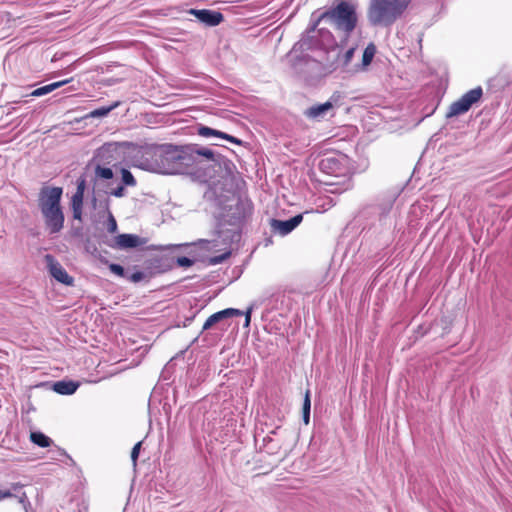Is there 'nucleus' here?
Instances as JSON below:
<instances>
[{"label": "nucleus", "mask_w": 512, "mask_h": 512, "mask_svg": "<svg viewBox=\"0 0 512 512\" xmlns=\"http://www.w3.org/2000/svg\"><path fill=\"white\" fill-rule=\"evenodd\" d=\"M200 157L223 167L227 174H232L235 167L228 158L196 143L147 145L141 157L140 167L158 174H188L198 165Z\"/></svg>", "instance_id": "1"}, {"label": "nucleus", "mask_w": 512, "mask_h": 512, "mask_svg": "<svg viewBox=\"0 0 512 512\" xmlns=\"http://www.w3.org/2000/svg\"><path fill=\"white\" fill-rule=\"evenodd\" d=\"M403 192V187L395 186L379 192L369 203L362 208V215L373 218V226L381 231L396 226L394 218V205Z\"/></svg>", "instance_id": "2"}, {"label": "nucleus", "mask_w": 512, "mask_h": 512, "mask_svg": "<svg viewBox=\"0 0 512 512\" xmlns=\"http://www.w3.org/2000/svg\"><path fill=\"white\" fill-rule=\"evenodd\" d=\"M63 189L43 186L38 194V207L50 235L58 234L64 228L65 216L61 206Z\"/></svg>", "instance_id": "3"}, {"label": "nucleus", "mask_w": 512, "mask_h": 512, "mask_svg": "<svg viewBox=\"0 0 512 512\" xmlns=\"http://www.w3.org/2000/svg\"><path fill=\"white\" fill-rule=\"evenodd\" d=\"M411 0H370L367 19L372 26L389 27L400 19Z\"/></svg>", "instance_id": "4"}, {"label": "nucleus", "mask_w": 512, "mask_h": 512, "mask_svg": "<svg viewBox=\"0 0 512 512\" xmlns=\"http://www.w3.org/2000/svg\"><path fill=\"white\" fill-rule=\"evenodd\" d=\"M114 161L110 146L104 145L97 150L93 158L86 165V170L90 168L94 170V176L91 179L93 182L91 203L94 208L97 207L98 197L100 196V191L96 190L98 181L110 180L114 177V172L111 168Z\"/></svg>", "instance_id": "5"}, {"label": "nucleus", "mask_w": 512, "mask_h": 512, "mask_svg": "<svg viewBox=\"0 0 512 512\" xmlns=\"http://www.w3.org/2000/svg\"><path fill=\"white\" fill-rule=\"evenodd\" d=\"M321 18H328V21L336 29L343 31L346 37L354 31L358 21L355 5L345 0H337L335 6L321 13Z\"/></svg>", "instance_id": "6"}, {"label": "nucleus", "mask_w": 512, "mask_h": 512, "mask_svg": "<svg viewBox=\"0 0 512 512\" xmlns=\"http://www.w3.org/2000/svg\"><path fill=\"white\" fill-rule=\"evenodd\" d=\"M318 168L326 175L335 177H346L350 174V158L341 152H330L322 156Z\"/></svg>", "instance_id": "7"}, {"label": "nucleus", "mask_w": 512, "mask_h": 512, "mask_svg": "<svg viewBox=\"0 0 512 512\" xmlns=\"http://www.w3.org/2000/svg\"><path fill=\"white\" fill-rule=\"evenodd\" d=\"M292 68L294 73L307 84H314L323 75L322 63L307 54L295 57Z\"/></svg>", "instance_id": "8"}, {"label": "nucleus", "mask_w": 512, "mask_h": 512, "mask_svg": "<svg viewBox=\"0 0 512 512\" xmlns=\"http://www.w3.org/2000/svg\"><path fill=\"white\" fill-rule=\"evenodd\" d=\"M253 209V203L250 199L238 197L236 203L227 209L221 219L243 227L246 221L252 216Z\"/></svg>", "instance_id": "9"}, {"label": "nucleus", "mask_w": 512, "mask_h": 512, "mask_svg": "<svg viewBox=\"0 0 512 512\" xmlns=\"http://www.w3.org/2000/svg\"><path fill=\"white\" fill-rule=\"evenodd\" d=\"M483 96V89L477 86L464 93L458 100L454 101L446 113L447 118H453L467 113L471 107L480 101Z\"/></svg>", "instance_id": "10"}, {"label": "nucleus", "mask_w": 512, "mask_h": 512, "mask_svg": "<svg viewBox=\"0 0 512 512\" xmlns=\"http://www.w3.org/2000/svg\"><path fill=\"white\" fill-rule=\"evenodd\" d=\"M242 228L239 225L220 219L216 230L217 239H215V246L221 245L225 248H231L233 244L241 240Z\"/></svg>", "instance_id": "11"}, {"label": "nucleus", "mask_w": 512, "mask_h": 512, "mask_svg": "<svg viewBox=\"0 0 512 512\" xmlns=\"http://www.w3.org/2000/svg\"><path fill=\"white\" fill-rule=\"evenodd\" d=\"M302 221L303 213L297 214L288 220H279L276 218H271L269 220V224L273 234L286 236L290 234L295 228H297Z\"/></svg>", "instance_id": "12"}, {"label": "nucleus", "mask_w": 512, "mask_h": 512, "mask_svg": "<svg viewBox=\"0 0 512 512\" xmlns=\"http://www.w3.org/2000/svg\"><path fill=\"white\" fill-rule=\"evenodd\" d=\"M45 260L47 266L49 268L50 275L59 283H62L67 286H72L74 283V278L70 276L67 271L62 267V265L52 256L51 254H47L45 256Z\"/></svg>", "instance_id": "13"}, {"label": "nucleus", "mask_w": 512, "mask_h": 512, "mask_svg": "<svg viewBox=\"0 0 512 512\" xmlns=\"http://www.w3.org/2000/svg\"><path fill=\"white\" fill-rule=\"evenodd\" d=\"M188 13L193 15L200 23L208 27L218 26L224 20V16L221 12L210 9L192 8Z\"/></svg>", "instance_id": "14"}, {"label": "nucleus", "mask_w": 512, "mask_h": 512, "mask_svg": "<svg viewBox=\"0 0 512 512\" xmlns=\"http://www.w3.org/2000/svg\"><path fill=\"white\" fill-rule=\"evenodd\" d=\"M242 314L243 311L236 308H226L224 310L218 311L207 318L200 333L210 329L216 324L221 323L223 320L227 318L234 316H242Z\"/></svg>", "instance_id": "15"}, {"label": "nucleus", "mask_w": 512, "mask_h": 512, "mask_svg": "<svg viewBox=\"0 0 512 512\" xmlns=\"http://www.w3.org/2000/svg\"><path fill=\"white\" fill-rule=\"evenodd\" d=\"M197 133H198V135L205 137V138H209V137L213 136V137L226 140L232 144L239 145V146H243L245 144V142L243 140H241L235 136H232L223 131H220V130H217L214 128H210V127L204 126V125H199V127L197 128Z\"/></svg>", "instance_id": "16"}, {"label": "nucleus", "mask_w": 512, "mask_h": 512, "mask_svg": "<svg viewBox=\"0 0 512 512\" xmlns=\"http://www.w3.org/2000/svg\"><path fill=\"white\" fill-rule=\"evenodd\" d=\"M333 109V104L331 101H327L321 104H315L304 111V115L308 119L312 120H322L325 116Z\"/></svg>", "instance_id": "17"}, {"label": "nucleus", "mask_w": 512, "mask_h": 512, "mask_svg": "<svg viewBox=\"0 0 512 512\" xmlns=\"http://www.w3.org/2000/svg\"><path fill=\"white\" fill-rule=\"evenodd\" d=\"M80 384L73 380H59L52 384L54 392L60 395H72L79 388Z\"/></svg>", "instance_id": "18"}, {"label": "nucleus", "mask_w": 512, "mask_h": 512, "mask_svg": "<svg viewBox=\"0 0 512 512\" xmlns=\"http://www.w3.org/2000/svg\"><path fill=\"white\" fill-rule=\"evenodd\" d=\"M117 247L126 249V248H136L143 244V240L136 234H120L117 237Z\"/></svg>", "instance_id": "19"}, {"label": "nucleus", "mask_w": 512, "mask_h": 512, "mask_svg": "<svg viewBox=\"0 0 512 512\" xmlns=\"http://www.w3.org/2000/svg\"><path fill=\"white\" fill-rule=\"evenodd\" d=\"M97 207L101 208L107 214V230L109 233L114 234L117 231V222L110 210V199L106 197L97 203Z\"/></svg>", "instance_id": "20"}, {"label": "nucleus", "mask_w": 512, "mask_h": 512, "mask_svg": "<svg viewBox=\"0 0 512 512\" xmlns=\"http://www.w3.org/2000/svg\"><path fill=\"white\" fill-rule=\"evenodd\" d=\"M71 81V79H66V80H62V81H58V82H54V83H50L48 85H44L42 87H39V88H36L34 89L30 94L29 96H32V97H41V96H44L64 85H66L67 83H69Z\"/></svg>", "instance_id": "21"}, {"label": "nucleus", "mask_w": 512, "mask_h": 512, "mask_svg": "<svg viewBox=\"0 0 512 512\" xmlns=\"http://www.w3.org/2000/svg\"><path fill=\"white\" fill-rule=\"evenodd\" d=\"M316 47V43L313 36L305 35L303 36L297 43L294 44L291 52L289 53V56H291L293 53L297 52L298 50L304 51V50H310Z\"/></svg>", "instance_id": "22"}, {"label": "nucleus", "mask_w": 512, "mask_h": 512, "mask_svg": "<svg viewBox=\"0 0 512 512\" xmlns=\"http://www.w3.org/2000/svg\"><path fill=\"white\" fill-rule=\"evenodd\" d=\"M174 266V258L167 256L156 257L152 260V267L159 272H166Z\"/></svg>", "instance_id": "23"}, {"label": "nucleus", "mask_w": 512, "mask_h": 512, "mask_svg": "<svg viewBox=\"0 0 512 512\" xmlns=\"http://www.w3.org/2000/svg\"><path fill=\"white\" fill-rule=\"evenodd\" d=\"M30 440L41 448L49 447L52 443V439L40 431L31 432Z\"/></svg>", "instance_id": "24"}, {"label": "nucleus", "mask_w": 512, "mask_h": 512, "mask_svg": "<svg viewBox=\"0 0 512 512\" xmlns=\"http://www.w3.org/2000/svg\"><path fill=\"white\" fill-rule=\"evenodd\" d=\"M119 102L116 101L114 103H112L111 105L109 106H103V107H100V108H97V109H94L92 110L90 113H89V117L91 118H101V117H105L107 116L112 110H114L115 108H117L119 106Z\"/></svg>", "instance_id": "25"}, {"label": "nucleus", "mask_w": 512, "mask_h": 512, "mask_svg": "<svg viewBox=\"0 0 512 512\" xmlns=\"http://www.w3.org/2000/svg\"><path fill=\"white\" fill-rule=\"evenodd\" d=\"M354 52H355V48L352 47V48H349L342 55L339 54L338 57H337V64H336L334 69H336V68H338L340 66L342 68L347 67L349 65V63L351 62L352 58H353Z\"/></svg>", "instance_id": "26"}, {"label": "nucleus", "mask_w": 512, "mask_h": 512, "mask_svg": "<svg viewBox=\"0 0 512 512\" xmlns=\"http://www.w3.org/2000/svg\"><path fill=\"white\" fill-rule=\"evenodd\" d=\"M310 411H311V400H310V392L306 391L303 406H302V419L304 424L308 425L310 422Z\"/></svg>", "instance_id": "27"}, {"label": "nucleus", "mask_w": 512, "mask_h": 512, "mask_svg": "<svg viewBox=\"0 0 512 512\" xmlns=\"http://www.w3.org/2000/svg\"><path fill=\"white\" fill-rule=\"evenodd\" d=\"M85 189H86V179L83 176H81L77 179L76 192L74 193V195L72 196L71 199L83 201Z\"/></svg>", "instance_id": "28"}, {"label": "nucleus", "mask_w": 512, "mask_h": 512, "mask_svg": "<svg viewBox=\"0 0 512 512\" xmlns=\"http://www.w3.org/2000/svg\"><path fill=\"white\" fill-rule=\"evenodd\" d=\"M23 487L24 485L22 483L16 482L11 484V489L0 490V501L15 497L16 495L13 492H19Z\"/></svg>", "instance_id": "29"}, {"label": "nucleus", "mask_w": 512, "mask_h": 512, "mask_svg": "<svg viewBox=\"0 0 512 512\" xmlns=\"http://www.w3.org/2000/svg\"><path fill=\"white\" fill-rule=\"evenodd\" d=\"M71 209H72L73 219L82 221L83 201L71 199Z\"/></svg>", "instance_id": "30"}, {"label": "nucleus", "mask_w": 512, "mask_h": 512, "mask_svg": "<svg viewBox=\"0 0 512 512\" xmlns=\"http://www.w3.org/2000/svg\"><path fill=\"white\" fill-rule=\"evenodd\" d=\"M121 184L124 186H136L137 182L130 170L123 168L121 170Z\"/></svg>", "instance_id": "31"}, {"label": "nucleus", "mask_w": 512, "mask_h": 512, "mask_svg": "<svg viewBox=\"0 0 512 512\" xmlns=\"http://www.w3.org/2000/svg\"><path fill=\"white\" fill-rule=\"evenodd\" d=\"M224 250H225V252L222 253L221 255L210 257L209 258V264L210 265H217V264H220V263L224 262L226 259H228L231 256V248H225L224 247Z\"/></svg>", "instance_id": "32"}, {"label": "nucleus", "mask_w": 512, "mask_h": 512, "mask_svg": "<svg viewBox=\"0 0 512 512\" xmlns=\"http://www.w3.org/2000/svg\"><path fill=\"white\" fill-rule=\"evenodd\" d=\"M374 54H375V46L373 44H369L363 52V56H362L363 65H369L374 57Z\"/></svg>", "instance_id": "33"}, {"label": "nucleus", "mask_w": 512, "mask_h": 512, "mask_svg": "<svg viewBox=\"0 0 512 512\" xmlns=\"http://www.w3.org/2000/svg\"><path fill=\"white\" fill-rule=\"evenodd\" d=\"M318 34L322 38L324 44L332 45L334 43V36L328 29L320 28L318 29Z\"/></svg>", "instance_id": "34"}, {"label": "nucleus", "mask_w": 512, "mask_h": 512, "mask_svg": "<svg viewBox=\"0 0 512 512\" xmlns=\"http://www.w3.org/2000/svg\"><path fill=\"white\" fill-rule=\"evenodd\" d=\"M126 186L123 184L118 185L116 188L112 189L111 191H105L104 194L114 196L117 198H122L126 196Z\"/></svg>", "instance_id": "35"}, {"label": "nucleus", "mask_w": 512, "mask_h": 512, "mask_svg": "<svg viewBox=\"0 0 512 512\" xmlns=\"http://www.w3.org/2000/svg\"><path fill=\"white\" fill-rule=\"evenodd\" d=\"M108 268L113 274H115L121 278H126V276H127L124 267L121 266L120 264L110 263V264H108Z\"/></svg>", "instance_id": "36"}, {"label": "nucleus", "mask_w": 512, "mask_h": 512, "mask_svg": "<svg viewBox=\"0 0 512 512\" xmlns=\"http://www.w3.org/2000/svg\"><path fill=\"white\" fill-rule=\"evenodd\" d=\"M194 260L186 257V256H180L177 258H174V264H177L180 267H190L194 264Z\"/></svg>", "instance_id": "37"}, {"label": "nucleus", "mask_w": 512, "mask_h": 512, "mask_svg": "<svg viewBox=\"0 0 512 512\" xmlns=\"http://www.w3.org/2000/svg\"><path fill=\"white\" fill-rule=\"evenodd\" d=\"M141 445H142V442L139 441L132 448V451H131V461L133 462L134 466H136V464H137V459L139 457Z\"/></svg>", "instance_id": "38"}, {"label": "nucleus", "mask_w": 512, "mask_h": 512, "mask_svg": "<svg viewBox=\"0 0 512 512\" xmlns=\"http://www.w3.org/2000/svg\"><path fill=\"white\" fill-rule=\"evenodd\" d=\"M126 278L133 283H137L145 278V274L142 271H136L130 274L129 276H126Z\"/></svg>", "instance_id": "39"}, {"label": "nucleus", "mask_w": 512, "mask_h": 512, "mask_svg": "<svg viewBox=\"0 0 512 512\" xmlns=\"http://www.w3.org/2000/svg\"><path fill=\"white\" fill-rule=\"evenodd\" d=\"M323 20H326L328 21V18H321V14L317 17L316 20L312 21L310 27L308 28L307 32L310 33V32H315L318 25L320 24L321 21Z\"/></svg>", "instance_id": "40"}, {"label": "nucleus", "mask_w": 512, "mask_h": 512, "mask_svg": "<svg viewBox=\"0 0 512 512\" xmlns=\"http://www.w3.org/2000/svg\"><path fill=\"white\" fill-rule=\"evenodd\" d=\"M253 308H254L253 305L249 306L247 308V310L245 312H243V314H242L245 316L244 327H249V325H250L251 314H252Z\"/></svg>", "instance_id": "41"}, {"label": "nucleus", "mask_w": 512, "mask_h": 512, "mask_svg": "<svg viewBox=\"0 0 512 512\" xmlns=\"http://www.w3.org/2000/svg\"><path fill=\"white\" fill-rule=\"evenodd\" d=\"M17 497H18L19 503H21L24 507H26L27 505H30V502H29L28 497L25 492H22L21 495L17 496Z\"/></svg>", "instance_id": "42"}, {"label": "nucleus", "mask_w": 512, "mask_h": 512, "mask_svg": "<svg viewBox=\"0 0 512 512\" xmlns=\"http://www.w3.org/2000/svg\"><path fill=\"white\" fill-rule=\"evenodd\" d=\"M272 441H273L272 437L268 434L265 437H263L264 446H268V444L271 443Z\"/></svg>", "instance_id": "43"}, {"label": "nucleus", "mask_w": 512, "mask_h": 512, "mask_svg": "<svg viewBox=\"0 0 512 512\" xmlns=\"http://www.w3.org/2000/svg\"><path fill=\"white\" fill-rule=\"evenodd\" d=\"M82 234V228H73L72 229V235L75 237H78Z\"/></svg>", "instance_id": "44"}, {"label": "nucleus", "mask_w": 512, "mask_h": 512, "mask_svg": "<svg viewBox=\"0 0 512 512\" xmlns=\"http://www.w3.org/2000/svg\"><path fill=\"white\" fill-rule=\"evenodd\" d=\"M58 454H59L60 456H65V457H67L69 460H71V461H72V458H71V457L66 453V451H65L64 449L59 448V449H58Z\"/></svg>", "instance_id": "45"}, {"label": "nucleus", "mask_w": 512, "mask_h": 512, "mask_svg": "<svg viewBox=\"0 0 512 512\" xmlns=\"http://www.w3.org/2000/svg\"><path fill=\"white\" fill-rule=\"evenodd\" d=\"M193 319L194 316L186 318L185 321L183 322V327L188 326Z\"/></svg>", "instance_id": "46"}, {"label": "nucleus", "mask_w": 512, "mask_h": 512, "mask_svg": "<svg viewBox=\"0 0 512 512\" xmlns=\"http://www.w3.org/2000/svg\"><path fill=\"white\" fill-rule=\"evenodd\" d=\"M280 428V426H276L274 429H272L271 431H269L268 435H275L277 433V430Z\"/></svg>", "instance_id": "47"}, {"label": "nucleus", "mask_w": 512, "mask_h": 512, "mask_svg": "<svg viewBox=\"0 0 512 512\" xmlns=\"http://www.w3.org/2000/svg\"><path fill=\"white\" fill-rule=\"evenodd\" d=\"M330 192H332V193L337 192V189H330Z\"/></svg>", "instance_id": "48"}]
</instances>
